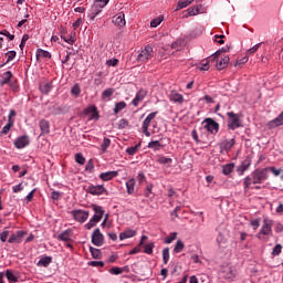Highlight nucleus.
Returning <instances> with one entry per match:
<instances>
[{"instance_id":"52","label":"nucleus","mask_w":283,"mask_h":283,"mask_svg":"<svg viewBox=\"0 0 283 283\" xmlns=\"http://www.w3.org/2000/svg\"><path fill=\"white\" fill-rule=\"evenodd\" d=\"M163 262L164 264H169V248L163 250Z\"/></svg>"},{"instance_id":"47","label":"nucleus","mask_w":283,"mask_h":283,"mask_svg":"<svg viewBox=\"0 0 283 283\" xmlns=\"http://www.w3.org/2000/svg\"><path fill=\"white\" fill-rule=\"evenodd\" d=\"M281 253H282V244L277 243V244L273 248V250H272V252H271V255H272V258H277V255H280Z\"/></svg>"},{"instance_id":"27","label":"nucleus","mask_w":283,"mask_h":283,"mask_svg":"<svg viewBox=\"0 0 283 283\" xmlns=\"http://www.w3.org/2000/svg\"><path fill=\"white\" fill-rule=\"evenodd\" d=\"M210 61H216V59H213V55L209 56L206 60H202L199 66V70H201V72H207L209 71V62Z\"/></svg>"},{"instance_id":"8","label":"nucleus","mask_w":283,"mask_h":283,"mask_svg":"<svg viewBox=\"0 0 283 283\" xmlns=\"http://www.w3.org/2000/svg\"><path fill=\"white\" fill-rule=\"evenodd\" d=\"M92 243L94 247H103L105 244V237L101 233V229L96 228L92 233Z\"/></svg>"},{"instance_id":"60","label":"nucleus","mask_w":283,"mask_h":283,"mask_svg":"<svg viewBox=\"0 0 283 283\" xmlns=\"http://www.w3.org/2000/svg\"><path fill=\"white\" fill-rule=\"evenodd\" d=\"M63 196V192L53 190L51 192L52 200H61V197Z\"/></svg>"},{"instance_id":"33","label":"nucleus","mask_w":283,"mask_h":283,"mask_svg":"<svg viewBox=\"0 0 283 283\" xmlns=\"http://www.w3.org/2000/svg\"><path fill=\"white\" fill-rule=\"evenodd\" d=\"M90 251H91V255L94 260H101V258H103V252H101L99 249L90 247Z\"/></svg>"},{"instance_id":"62","label":"nucleus","mask_w":283,"mask_h":283,"mask_svg":"<svg viewBox=\"0 0 283 283\" xmlns=\"http://www.w3.org/2000/svg\"><path fill=\"white\" fill-rule=\"evenodd\" d=\"M187 6H191V1H189V0H179L178 1L179 10H182V8H187Z\"/></svg>"},{"instance_id":"19","label":"nucleus","mask_w":283,"mask_h":283,"mask_svg":"<svg viewBox=\"0 0 283 283\" xmlns=\"http://www.w3.org/2000/svg\"><path fill=\"white\" fill-rule=\"evenodd\" d=\"M116 176H118V171L113 170V171H106V172H102L99 175L101 180H103L104 182H108V180H113V178H116Z\"/></svg>"},{"instance_id":"49","label":"nucleus","mask_w":283,"mask_h":283,"mask_svg":"<svg viewBox=\"0 0 283 283\" xmlns=\"http://www.w3.org/2000/svg\"><path fill=\"white\" fill-rule=\"evenodd\" d=\"M158 163H159V165H171V163H174V159H171L169 157L161 156L158 158Z\"/></svg>"},{"instance_id":"45","label":"nucleus","mask_w":283,"mask_h":283,"mask_svg":"<svg viewBox=\"0 0 283 283\" xmlns=\"http://www.w3.org/2000/svg\"><path fill=\"white\" fill-rule=\"evenodd\" d=\"M164 20H165V18L163 15L153 19L150 21V28H158V25H160V23H163Z\"/></svg>"},{"instance_id":"2","label":"nucleus","mask_w":283,"mask_h":283,"mask_svg":"<svg viewBox=\"0 0 283 283\" xmlns=\"http://www.w3.org/2000/svg\"><path fill=\"white\" fill-rule=\"evenodd\" d=\"M264 235H273V220L269 218L263 219V224L261 227V230L256 234V238L259 240H264Z\"/></svg>"},{"instance_id":"40","label":"nucleus","mask_w":283,"mask_h":283,"mask_svg":"<svg viewBox=\"0 0 283 283\" xmlns=\"http://www.w3.org/2000/svg\"><path fill=\"white\" fill-rule=\"evenodd\" d=\"M185 251V242L182 240H178L174 248V253H182Z\"/></svg>"},{"instance_id":"12","label":"nucleus","mask_w":283,"mask_h":283,"mask_svg":"<svg viewBox=\"0 0 283 283\" xmlns=\"http://www.w3.org/2000/svg\"><path fill=\"white\" fill-rule=\"evenodd\" d=\"M222 274L226 280H235L238 277V269L235 266H226Z\"/></svg>"},{"instance_id":"50","label":"nucleus","mask_w":283,"mask_h":283,"mask_svg":"<svg viewBox=\"0 0 283 283\" xmlns=\"http://www.w3.org/2000/svg\"><path fill=\"white\" fill-rule=\"evenodd\" d=\"M196 14H200V9L198 7L197 8H189L187 10L186 17H196Z\"/></svg>"},{"instance_id":"1","label":"nucleus","mask_w":283,"mask_h":283,"mask_svg":"<svg viewBox=\"0 0 283 283\" xmlns=\"http://www.w3.org/2000/svg\"><path fill=\"white\" fill-rule=\"evenodd\" d=\"M265 180H269V170L265 168H256L252 171L251 177H245L243 179L244 191H249L252 185H262Z\"/></svg>"},{"instance_id":"54","label":"nucleus","mask_w":283,"mask_h":283,"mask_svg":"<svg viewBox=\"0 0 283 283\" xmlns=\"http://www.w3.org/2000/svg\"><path fill=\"white\" fill-rule=\"evenodd\" d=\"M62 39L65 43H69V45H74V43H76V38L74 35L62 36Z\"/></svg>"},{"instance_id":"58","label":"nucleus","mask_w":283,"mask_h":283,"mask_svg":"<svg viewBox=\"0 0 283 283\" xmlns=\"http://www.w3.org/2000/svg\"><path fill=\"white\" fill-rule=\"evenodd\" d=\"M88 266H96L103 269L105 266V262L103 261H90Z\"/></svg>"},{"instance_id":"28","label":"nucleus","mask_w":283,"mask_h":283,"mask_svg":"<svg viewBox=\"0 0 283 283\" xmlns=\"http://www.w3.org/2000/svg\"><path fill=\"white\" fill-rule=\"evenodd\" d=\"M134 235H136V231L135 230H132V229H128L122 233H119V240L123 241V240H127L129 238H134Z\"/></svg>"},{"instance_id":"25","label":"nucleus","mask_w":283,"mask_h":283,"mask_svg":"<svg viewBox=\"0 0 283 283\" xmlns=\"http://www.w3.org/2000/svg\"><path fill=\"white\" fill-rule=\"evenodd\" d=\"M147 147L148 149H153V151H160V149H163V147L165 146L160 144L159 140H151L150 143H148Z\"/></svg>"},{"instance_id":"29","label":"nucleus","mask_w":283,"mask_h":283,"mask_svg":"<svg viewBox=\"0 0 283 283\" xmlns=\"http://www.w3.org/2000/svg\"><path fill=\"white\" fill-rule=\"evenodd\" d=\"M7 56V61L0 65V67H4V65H8L10 61H14L17 59V51H9L4 54Z\"/></svg>"},{"instance_id":"7","label":"nucleus","mask_w":283,"mask_h":283,"mask_svg":"<svg viewBox=\"0 0 283 283\" xmlns=\"http://www.w3.org/2000/svg\"><path fill=\"white\" fill-rule=\"evenodd\" d=\"M25 235H28V231L19 230L9 237L8 242L9 244H21Z\"/></svg>"},{"instance_id":"34","label":"nucleus","mask_w":283,"mask_h":283,"mask_svg":"<svg viewBox=\"0 0 283 283\" xmlns=\"http://www.w3.org/2000/svg\"><path fill=\"white\" fill-rule=\"evenodd\" d=\"M39 125L42 134H48L50 132V122L42 119Z\"/></svg>"},{"instance_id":"17","label":"nucleus","mask_w":283,"mask_h":283,"mask_svg":"<svg viewBox=\"0 0 283 283\" xmlns=\"http://www.w3.org/2000/svg\"><path fill=\"white\" fill-rule=\"evenodd\" d=\"M233 145H235V138L226 139L220 143V149L221 151H229L233 148Z\"/></svg>"},{"instance_id":"5","label":"nucleus","mask_w":283,"mask_h":283,"mask_svg":"<svg viewBox=\"0 0 283 283\" xmlns=\"http://www.w3.org/2000/svg\"><path fill=\"white\" fill-rule=\"evenodd\" d=\"M149 59H154V48H151V45H146L137 55V61L139 63H147Z\"/></svg>"},{"instance_id":"36","label":"nucleus","mask_w":283,"mask_h":283,"mask_svg":"<svg viewBox=\"0 0 283 283\" xmlns=\"http://www.w3.org/2000/svg\"><path fill=\"white\" fill-rule=\"evenodd\" d=\"M91 207L95 216H99V218H103V216L105 214V210L101 206L93 203Z\"/></svg>"},{"instance_id":"63","label":"nucleus","mask_w":283,"mask_h":283,"mask_svg":"<svg viewBox=\"0 0 283 283\" xmlns=\"http://www.w3.org/2000/svg\"><path fill=\"white\" fill-rule=\"evenodd\" d=\"M109 273L112 275H120L123 273V269L122 268H118V266H115L113 269L109 270Z\"/></svg>"},{"instance_id":"14","label":"nucleus","mask_w":283,"mask_h":283,"mask_svg":"<svg viewBox=\"0 0 283 283\" xmlns=\"http://www.w3.org/2000/svg\"><path fill=\"white\" fill-rule=\"evenodd\" d=\"M169 99L171 101V103H178L179 105H182V103H185V96L178 93V91H171Z\"/></svg>"},{"instance_id":"38","label":"nucleus","mask_w":283,"mask_h":283,"mask_svg":"<svg viewBox=\"0 0 283 283\" xmlns=\"http://www.w3.org/2000/svg\"><path fill=\"white\" fill-rule=\"evenodd\" d=\"M217 244L219 249H224V244H227V238H224L221 232L217 235Z\"/></svg>"},{"instance_id":"35","label":"nucleus","mask_w":283,"mask_h":283,"mask_svg":"<svg viewBox=\"0 0 283 283\" xmlns=\"http://www.w3.org/2000/svg\"><path fill=\"white\" fill-rule=\"evenodd\" d=\"M138 149H140V143H138L135 146H130V147L126 148V154L128 156H136V154H138Z\"/></svg>"},{"instance_id":"42","label":"nucleus","mask_w":283,"mask_h":283,"mask_svg":"<svg viewBox=\"0 0 283 283\" xmlns=\"http://www.w3.org/2000/svg\"><path fill=\"white\" fill-rule=\"evenodd\" d=\"M268 170V175L273 174V176L277 177L280 174H282V169H277L275 166L265 167Z\"/></svg>"},{"instance_id":"51","label":"nucleus","mask_w":283,"mask_h":283,"mask_svg":"<svg viewBox=\"0 0 283 283\" xmlns=\"http://www.w3.org/2000/svg\"><path fill=\"white\" fill-rule=\"evenodd\" d=\"M176 238H178L177 232L170 233L168 237L165 238V244H171V242H174V240H176Z\"/></svg>"},{"instance_id":"20","label":"nucleus","mask_w":283,"mask_h":283,"mask_svg":"<svg viewBox=\"0 0 283 283\" xmlns=\"http://www.w3.org/2000/svg\"><path fill=\"white\" fill-rule=\"evenodd\" d=\"M126 189L128 196H134L136 193V179L130 178L128 181H126Z\"/></svg>"},{"instance_id":"48","label":"nucleus","mask_w":283,"mask_h":283,"mask_svg":"<svg viewBox=\"0 0 283 283\" xmlns=\"http://www.w3.org/2000/svg\"><path fill=\"white\" fill-rule=\"evenodd\" d=\"M71 94H72V96H75V98H78V96H81V86L78 84H75L71 88Z\"/></svg>"},{"instance_id":"9","label":"nucleus","mask_w":283,"mask_h":283,"mask_svg":"<svg viewBox=\"0 0 283 283\" xmlns=\"http://www.w3.org/2000/svg\"><path fill=\"white\" fill-rule=\"evenodd\" d=\"M87 193H91V196H103L107 189H105V187H103L102 185H90L86 189Z\"/></svg>"},{"instance_id":"23","label":"nucleus","mask_w":283,"mask_h":283,"mask_svg":"<svg viewBox=\"0 0 283 283\" xmlns=\"http://www.w3.org/2000/svg\"><path fill=\"white\" fill-rule=\"evenodd\" d=\"M57 240L61 242H70V240H72V230H64L57 235Z\"/></svg>"},{"instance_id":"39","label":"nucleus","mask_w":283,"mask_h":283,"mask_svg":"<svg viewBox=\"0 0 283 283\" xmlns=\"http://www.w3.org/2000/svg\"><path fill=\"white\" fill-rule=\"evenodd\" d=\"M40 92H42V94H50V92H52V82L41 84Z\"/></svg>"},{"instance_id":"4","label":"nucleus","mask_w":283,"mask_h":283,"mask_svg":"<svg viewBox=\"0 0 283 283\" xmlns=\"http://www.w3.org/2000/svg\"><path fill=\"white\" fill-rule=\"evenodd\" d=\"M70 213L73 217V220L80 222V224L87 222V219L90 218V211L87 210L76 209L72 210Z\"/></svg>"},{"instance_id":"11","label":"nucleus","mask_w":283,"mask_h":283,"mask_svg":"<svg viewBox=\"0 0 283 283\" xmlns=\"http://www.w3.org/2000/svg\"><path fill=\"white\" fill-rule=\"evenodd\" d=\"M147 90L145 88H140L136 95L135 98L132 101V105H134V107H138V105H140L142 101H145V98L147 97Z\"/></svg>"},{"instance_id":"53","label":"nucleus","mask_w":283,"mask_h":283,"mask_svg":"<svg viewBox=\"0 0 283 283\" xmlns=\"http://www.w3.org/2000/svg\"><path fill=\"white\" fill-rule=\"evenodd\" d=\"M85 171H87L88 174H93L94 172V159H90L85 166Z\"/></svg>"},{"instance_id":"43","label":"nucleus","mask_w":283,"mask_h":283,"mask_svg":"<svg viewBox=\"0 0 283 283\" xmlns=\"http://www.w3.org/2000/svg\"><path fill=\"white\" fill-rule=\"evenodd\" d=\"M125 107H127V103H125V102L116 103L115 108H114V114H119V112H123V109H125Z\"/></svg>"},{"instance_id":"44","label":"nucleus","mask_w":283,"mask_h":283,"mask_svg":"<svg viewBox=\"0 0 283 283\" xmlns=\"http://www.w3.org/2000/svg\"><path fill=\"white\" fill-rule=\"evenodd\" d=\"M6 277L9 282H19V277L12 273V271L7 270L6 271Z\"/></svg>"},{"instance_id":"57","label":"nucleus","mask_w":283,"mask_h":283,"mask_svg":"<svg viewBox=\"0 0 283 283\" xmlns=\"http://www.w3.org/2000/svg\"><path fill=\"white\" fill-rule=\"evenodd\" d=\"M262 46V42L256 43L254 46L250 48L247 52V54H255L258 50Z\"/></svg>"},{"instance_id":"30","label":"nucleus","mask_w":283,"mask_h":283,"mask_svg":"<svg viewBox=\"0 0 283 283\" xmlns=\"http://www.w3.org/2000/svg\"><path fill=\"white\" fill-rule=\"evenodd\" d=\"M12 127H14V120L9 119V122L6 124V126L0 132V136H6V135L10 134V129H12Z\"/></svg>"},{"instance_id":"24","label":"nucleus","mask_w":283,"mask_h":283,"mask_svg":"<svg viewBox=\"0 0 283 283\" xmlns=\"http://www.w3.org/2000/svg\"><path fill=\"white\" fill-rule=\"evenodd\" d=\"M158 116V112H153L147 115V117L144 119L142 127H148L151 125V120Z\"/></svg>"},{"instance_id":"55","label":"nucleus","mask_w":283,"mask_h":283,"mask_svg":"<svg viewBox=\"0 0 283 283\" xmlns=\"http://www.w3.org/2000/svg\"><path fill=\"white\" fill-rule=\"evenodd\" d=\"M129 127V122L125 118L119 119L118 129H127Z\"/></svg>"},{"instance_id":"3","label":"nucleus","mask_w":283,"mask_h":283,"mask_svg":"<svg viewBox=\"0 0 283 283\" xmlns=\"http://www.w3.org/2000/svg\"><path fill=\"white\" fill-rule=\"evenodd\" d=\"M228 129L235 132V129L242 127V122H240V115L233 112H228Z\"/></svg>"},{"instance_id":"22","label":"nucleus","mask_w":283,"mask_h":283,"mask_svg":"<svg viewBox=\"0 0 283 283\" xmlns=\"http://www.w3.org/2000/svg\"><path fill=\"white\" fill-rule=\"evenodd\" d=\"M227 65H229V55H224L223 57L217 60V70H224Z\"/></svg>"},{"instance_id":"26","label":"nucleus","mask_w":283,"mask_h":283,"mask_svg":"<svg viewBox=\"0 0 283 283\" xmlns=\"http://www.w3.org/2000/svg\"><path fill=\"white\" fill-rule=\"evenodd\" d=\"M36 59H52V53L50 51H45L43 49H38L35 53Z\"/></svg>"},{"instance_id":"59","label":"nucleus","mask_w":283,"mask_h":283,"mask_svg":"<svg viewBox=\"0 0 283 283\" xmlns=\"http://www.w3.org/2000/svg\"><path fill=\"white\" fill-rule=\"evenodd\" d=\"M9 237H10V231L4 230V231L0 232L1 242H8Z\"/></svg>"},{"instance_id":"61","label":"nucleus","mask_w":283,"mask_h":283,"mask_svg":"<svg viewBox=\"0 0 283 283\" xmlns=\"http://www.w3.org/2000/svg\"><path fill=\"white\" fill-rule=\"evenodd\" d=\"M90 120H98V111L96 107H93L90 115Z\"/></svg>"},{"instance_id":"37","label":"nucleus","mask_w":283,"mask_h":283,"mask_svg":"<svg viewBox=\"0 0 283 283\" xmlns=\"http://www.w3.org/2000/svg\"><path fill=\"white\" fill-rule=\"evenodd\" d=\"M114 92H116L113 87L106 88L102 93V99L107 101V98H112L114 96Z\"/></svg>"},{"instance_id":"56","label":"nucleus","mask_w":283,"mask_h":283,"mask_svg":"<svg viewBox=\"0 0 283 283\" xmlns=\"http://www.w3.org/2000/svg\"><path fill=\"white\" fill-rule=\"evenodd\" d=\"M144 253H147V255H151V253H154V243H147L145 245Z\"/></svg>"},{"instance_id":"16","label":"nucleus","mask_w":283,"mask_h":283,"mask_svg":"<svg viewBox=\"0 0 283 283\" xmlns=\"http://www.w3.org/2000/svg\"><path fill=\"white\" fill-rule=\"evenodd\" d=\"M113 23L117 25V28H125V13L119 12L113 18Z\"/></svg>"},{"instance_id":"31","label":"nucleus","mask_w":283,"mask_h":283,"mask_svg":"<svg viewBox=\"0 0 283 283\" xmlns=\"http://www.w3.org/2000/svg\"><path fill=\"white\" fill-rule=\"evenodd\" d=\"M249 167H251V161L249 160L243 161L238 168L239 176H244V171H247Z\"/></svg>"},{"instance_id":"46","label":"nucleus","mask_w":283,"mask_h":283,"mask_svg":"<svg viewBox=\"0 0 283 283\" xmlns=\"http://www.w3.org/2000/svg\"><path fill=\"white\" fill-rule=\"evenodd\" d=\"M74 160L77 165H85V156H83L81 153L75 154Z\"/></svg>"},{"instance_id":"64","label":"nucleus","mask_w":283,"mask_h":283,"mask_svg":"<svg viewBox=\"0 0 283 283\" xmlns=\"http://www.w3.org/2000/svg\"><path fill=\"white\" fill-rule=\"evenodd\" d=\"M137 180H138L139 185H143V182H146L147 177H145V172H138Z\"/></svg>"},{"instance_id":"10","label":"nucleus","mask_w":283,"mask_h":283,"mask_svg":"<svg viewBox=\"0 0 283 283\" xmlns=\"http://www.w3.org/2000/svg\"><path fill=\"white\" fill-rule=\"evenodd\" d=\"M28 145H30V137L28 135L20 136L14 140V147L17 149H25Z\"/></svg>"},{"instance_id":"41","label":"nucleus","mask_w":283,"mask_h":283,"mask_svg":"<svg viewBox=\"0 0 283 283\" xmlns=\"http://www.w3.org/2000/svg\"><path fill=\"white\" fill-rule=\"evenodd\" d=\"M111 145H112V139L104 137L103 143L101 145V149H102L103 154H105V151H107V149H109Z\"/></svg>"},{"instance_id":"18","label":"nucleus","mask_w":283,"mask_h":283,"mask_svg":"<svg viewBox=\"0 0 283 283\" xmlns=\"http://www.w3.org/2000/svg\"><path fill=\"white\" fill-rule=\"evenodd\" d=\"M2 80L0 81V87H3V85H13L12 84V72L7 71L1 75Z\"/></svg>"},{"instance_id":"21","label":"nucleus","mask_w":283,"mask_h":283,"mask_svg":"<svg viewBox=\"0 0 283 283\" xmlns=\"http://www.w3.org/2000/svg\"><path fill=\"white\" fill-rule=\"evenodd\" d=\"M52 262V256H41L40 260L36 262V266H43L44 269H48Z\"/></svg>"},{"instance_id":"32","label":"nucleus","mask_w":283,"mask_h":283,"mask_svg":"<svg viewBox=\"0 0 283 283\" xmlns=\"http://www.w3.org/2000/svg\"><path fill=\"white\" fill-rule=\"evenodd\" d=\"M233 169H235V164H227L222 166V174L223 176H229L233 172Z\"/></svg>"},{"instance_id":"15","label":"nucleus","mask_w":283,"mask_h":283,"mask_svg":"<svg viewBox=\"0 0 283 283\" xmlns=\"http://www.w3.org/2000/svg\"><path fill=\"white\" fill-rule=\"evenodd\" d=\"M281 125H283V112L268 123V127H270V129H275V127H281Z\"/></svg>"},{"instance_id":"6","label":"nucleus","mask_w":283,"mask_h":283,"mask_svg":"<svg viewBox=\"0 0 283 283\" xmlns=\"http://www.w3.org/2000/svg\"><path fill=\"white\" fill-rule=\"evenodd\" d=\"M205 125V129H207V132H210V134H213V136H216V134H218V132H220V124H218V122L213 120V118H206L203 120Z\"/></svg>"},{"instance_id":"13","label":"nucleus","mask_w":283,"mask_h":283,"mask_svg":"<svg viewBox=\"0 0 283 283\" xmlns=\"http://www.w3.org/2000/svg\"><path fill=\"white\" fill-rule=\"evenodd\" d=\"M101 12H103V7H101L96 3H93L87 17L91 21H94L96 19V17H98V14H101Z\"/></svg>"}]
</instances>
